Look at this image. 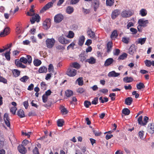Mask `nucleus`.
<instances>
[{"mask_svg": "<svg viewBox=\"0 0 154 154\" xmlns=\"http://www.w3.org/2000/svg\"><path fill=\"white\" fill-rule=\"evenodd\" d=\"M19 61L24 64L28 63L29 64H30L32 63V58L30 55H27L26 57H21Z\"/></svg>", "mask_w": 154, "mask_h": 154, "instance_id": "nucleus-1", "label": "nucleus"}, {"mask_svg": "<svg viewBox=\"0 0 154 154\" xmlns=\"http://www.w3.org/2000/svg\"><path fill=\"white\" fill-rule=\"evenodd\" d=\"M76 73V69L69 67L66 72L65 74L69 77H73L75 75Z\"/></svg>", "mask_w": 154, "mask_h": 154, "instance_id": "nucleus-2", "label": "nucleus"}, {"mask_svg": "<svg viewBox=\"0 0 154 154\" xmlns=\"http://www.w3.org/2000/svg\"><path fill=\"white\" fill-rule=\"evenodd\" d=\"M55 43V40L54 38H47L45 41L47 47L49 48H52Z\"/></svg>", "mask_w": 154, "mask_h": 154, "instance_id": "nucleus-3", "label": "nucleus"}, {"mask_svg": "<svg viewBox=\"0 0 154 154\" xmlns=\"http://www.w3.org/2000/svg\"><path fill=\"white\" fill-rule=\"evenodd\" d=\"M64 18L63 15L59 14L56 15L54 17V21L56 23H59L61 22Z\"/></svg>", "mask_w": 154, "mask_h": 154, "instance_id": "nucleus-4", "label": "nucleus"}, {"mask_svg": "<svg viewBox=\"0 0 154 154\" xmlns=\"http://www.w3.org/2000/svg\"><path fill=\"white\" fill-rule=\"evenodd\" d=\"M133 13L129 10H125L122 12L121 15L123 17H128L132 15Z\"/></svg>", "mask_w": 154, "mask_h": 154, "instance_id": "nucleus-5", "label": "nucleus"}, {"mask_svg": "<svg viewBox=\"0 0 154 154\" xmlns=\"http://www.w3.org/2000/svg\"><path fill=\"white\" fill-rule=\"evenodd\" d=\"M53 3L52 2L48 3L41 10V12H43L50 8L53 6Z\"/></svg>", "mask_w": 154, "mask_h": 154, "instance_id": "nucleus-6", "label": "nucleus"}, {"mask_svg": "<svg viewBox=\"0 0 154 154\" xmlns=\"http://www.w3.org/2000/svg\"><path fill=\"white\" fill-rule=\"evenodd\" d=\"M43 25L44 28L47 29L50 26V20L49 18L46 19L43 23Z\"/></svg>", "mask_w": 154, "mask_h": 154, "instance_id": "nucleus-7", "label": "nucleus"}, {"mask_svg": "<svg viewBox=\"0 0 154 154\" xmlns=\"http://www.w3.org/2000/svg\"><path fill=\"white\" fill-rule=\"evenodd\" d=\"M40 16L38 14H36L30 19V21L32 24H33L35 21L37 22H38L40 21Z\"/></svg>", "mask_w": 154, "mask_h": 154, "instance_id": "nucleus-8", "label": "nucleus"}, {"mask_svg": "<svg viewBox=\"0 0 154 154\" xmlns=\"http://www.w3.org/2000/svg\"><path fill=\"white\" fill-rule=\"evenodd\" d=\"M59 42L62 44H66L69 43V40L66 39L63 35H62L59 38Z\"/></svg>", "mask_w": 154, "mask_h": 154, "instance_id": "nucleus-9", "label": "nucleus"}, {"mask_svg": "<svg viewBox=\"0 0 154 154\" xmlns=\"http://www.w3.org/2000/svg\"><path fill=\"white\" fill-rule=\"evenodd\" d=\"M100 3L99 0H93L92 5L94 11H96L97 9L99 8Z\"/></svg>", "mask_w": 154, "mask_h": 154, "instance_id": "nucleus-10", "label": "nucleus"}, {"mask_svg": "<svg viewBox=\"0 0 154 154\" xmlns=\"http://www.w3.org/2000/svg\"><path fill=\"white\" fill-rule=\"evenodd\" d=\"M17 149L19 152L22 154H25L27 152L26 148L22 145H19Z\"/></svg>", "mask_w": 154, "mask_h": 154, "instance_id": "nucleus-11", "label": "nucleus"}, {"mask_svg": "<svg viewBox=\"0 0 154 154\" xmlns=\"http://www.w3.org/2000/svg\"><path fill=\"white\" fill-rule=\"evenodd\" d=\"M149 22L148 20H144L143 18L140 19L139 20L138 23L139 24H140L141 26L145 27L146 26V24H148Z\"/></svg>", "mask_w": 154, "mask_h": 154, "instance_id": "nucleus-12", "label": "nucleus"}, {"mask_svg": "<svg viewBox=\"0 0 154 154\" xmlns=\"http://www.w3.org/2000/svg\"><path fill=\"white\" fill-rule=\"evenodd\" d=\"M4 119L5 123L8 127H10V124L9 121V118L8 114L7 113H5L4 116Z\"/></svg>", "mask_w": 154, "mask_h": 154, "instance_id": "nucleus-13", "label": "nucleus"}, {"mask_svg": "<svg viewBox=\"0 0 154 154\" xmlns=\"http://www.w3.org/2000/svg\"><path fill=\"white\" fill-rule=\"evenodd\" d=\"M120 11L119 10L116 9L113 11L111 14V18L114 20L120 14Z\"/></svg>", "mask_w": 154, "mask_h": 154, "instance_id": "nucleus-14", "label": "nucleus"}, {"mask_svg": "<svg viewBox=\"0 0 154 154\" xmlns=\"http://www.w3.org/2000/svg\"><path fill=\"white\" fill-rule=\"evenodd\" d=\"M113 59L112 58H109L107 59L105 61L104 65L107 66L111 65L114 62Z\"/></svg>", "mask_w": 154, "mask_h": 154, "instance_id": "nucleus-15", "label": "nucleus"}, {"mask_svg": "<svg viewBox=\"0 0 154 154\" xmlns=\"http://www.w3.org/2000/svg\"><path fill=\"white\" fill-rule=\"evenodd\" d=\"M148 130L149 132L151 134H152L154 133V124H149L148 126Z\"/></svg>", "mask_w": 154, "mask_h": 154, "instance_id": "nucleus-16", "label": "nucleus"}, {"mask_svg": "<svg viewBox=\"0 0 154 154\" xmlns=\"http://www.w3.org/2000/svg\"><path fill=\"white\" fill-rule=\"evenodd\" d=\"M120 74L117 73L115 71H113L109 73L108 75L109 77H117L119 76Z\"/></svg>", "mask_w": 154, "mask_h": 154, "instance_id": "nucleus-17", "label": "nucleus"}, {"mask_svg": "<svg viewBox=\"0 0 154 154\" xmlns=\"http://www.w3.org/2000/svg\"><path fill=\"white\" fill-rule=\"evenodd\" d=\"M112 46V43L111 42H108L106 45L107 52L108 53H109L111 51Z\"/></svg>", "mask_w": 154, "mask_h": 154, "instance_id": "nucleus-18", "label": "nucleus"}, {"mask_svg": "<svg viewBox=\"0 0 154 154\" xmlns=\"http://www.w3.org/2000/svg\"><path fill=\"white\" fill-rule=\"evenodd\" d=\"M87 33L90 38H94L95 34L94 32L92 31L91 29H89L87 31Z\"/></svg>", "mask_w": 154, "mask_h": 154, "instance_id": "nucleus-19", "label": "nucleus"}, {"mask_svg": "<svg viewBox=\"0 0 154 154\" xmlns=\"http://www.w3.org/2000/svg\"><path fill=\"white\" fill-rule=\"evenodd\" d=\"M9 31V29L8 28H5L3 32H1L0 33V36L1 37H4L7 35Z\"/></svg>", "mask_w": 154, "mask_h": 154, "instance_id": "nucleus-20", "label": "nucleus"}, {"mask_svg": "<svg viewBox=\"0 0 154 154\" xmlns=\"http://www.w3.org/2000/svg\"><path fill=\"white\" fill-rule=\"evenodd\" d=\"M133 102L132 97H129L126 98L125 100V104L128 105H130Z\"/></svg>", "mask_w": 154, "mask_h": 154, "instance_id": "nucleus-21", "label": "nucleus"}, {"mask_svg": "<svg viewBox=\"0 0 154 154\" xmlns=\"http://www.w3.org/2000/svg\"><path fill=\"white\" fill-rule=\"evenodd\" d=\"M85 37L83 35H82L79 37V40L78 44L80 46H82L84 42Z\"/></svg>", "mask_w": 154, "mask_h": 154, "instance_id": "nucleus-22", "label": "nucleus"}, {"mask_svg": "<svg viewBox=\"0 0 154 154\" xmlns=\"http://www.w3.org/2000/svg\"><path fill=\"white\" fill-rule=\"evenodd\" d=\"M136 49L134 45L131 46L129 49L128 53L131 55H133L135 52Z\"/></svg>", "mask_w": 154, "mask_h": 154, "instance_id": "nucleus-23", "label": "nucleus"}, {"mask_svg": "<svg viewBox=\"0 0 154 154\" xmlns=\"http://www.w3.org/2000/svg\"><path fill=\"white\" fill-rule=\"evenodd\" d=\"M123 81L126 83H129L133 81V79L131 77L126 76L123 79Z\"/></svg>", "mask_w": 154, "mask_h": 154, "instance_id": "nucleus-24", "label": "nucleus"}, {"mask_svg": "<svg viewBox=\"0 0 154 154\" xmlns=\"http://www.w3.org/2000/svg\"><path fill=\"white\" fill-rule=\"evenodd\" d=\"M22 62L20 61L19 60H15V64L18 67H19L22 68H25L26 66L23 64L22 63Z\"/></svg>", "mask_w": 154, "mask_h": 154, "instance_id": "nucleus-25", "label": "nucleus"}, {"mask_svg": "<svg viewBox=\"0 0 154 154\" xmlns=\"http://www.w3.org/2000/svg\"><path fill=\"white\" fill-rule=\"evenodd\" d=\"M96 61V59L92 57H91L89 59H86L85 60L86 62H88L89 63L91 64H93L95 63Z\"/></svg>", "mask_w": 154, "mask_h": 154, "instance_id": "nucleus-26", "label": "nucleus"}, {"mask_svg": "<svg viewBox=\"0 0 154 154\" xmlns=\"http://www.w3.org/2000/svg\"><path fill=\"white\" fill-rule=\"evenodd\" d=\"M17 114L18 116L20 118H23L25 116L24 112L22 109H20L18 110Z\"/></svg>", "mask_w": 154, "mask_h": 154, "instance_id": "nucleus-27", "label": "nucleus"}, {"mask_svg": "<svg viewBox=\"0 0 154 154\" xmlns=\"http://www.w3.org/2000/svg\"><path fill=\"white\" fill-rule=\"evenodd\" d=\"M146 39V38H139L138 39L137 43L140 44L141 45L144 44L145 43Z\"/></svg>", "mask_w": 154, "mask_h": 154, "instance_id": "nucleus-28", "label": "nucleus"}, {"mask_svg": "<svg viewBox=\"0 0 154 154\" xmlns=\"http://www.w3.org/2000/svg\"><path fill=\"white\" fill-rule=\"evenodd\" d=\"M47 72V68L44 66L40 67L38 70L39 73H46Z\"/></svg>", "mask_w": 154, "mask_h": 154, "instance_id": "nucleus-29", "label": "nucleus"}, {"mask_svg": "<svg viewBox=\"0 0 154 154\" xmlns=\"http://www.w3.org/2000/svg\"><path fill=\"white\" fill-rule=\"evenodd\" d=\"M74 9L73 8L70 6L67 7L66 9V12L67 13L70 14L73 12Z\"/></svg>", "mask_w": 154, "mask_h": 154, "instance_id": "nucleus-30", "label": "nucleus"}, {"mask_svg": "<svg viewBox=\"0 0 154 154\" xmlns=\"http://www.w3.org/2000/svg\"><path fill=\"white\" fill-rule=\"evenodd\" d=\"M10 51H7L5 53H2V56L4 55L5 56V57L6 59L8 60H10L11 59L10 56Z\"/></svg>", "mask_w": 154, "mask_h": 154, "instance_id": "nucleus-31", "label": "nucleus"}, {"mask_svg": "<svg viewBox=\"0 0 154 154\" xmlns=\"http://www.w3.org/2000/svg\"><path fill=\"white\" fill-rule=\"evenodd\" d=\"M147 14L146 11L144 9H142L140 11L139 14L142 17L146 16Z\"/></svg>", "mask_w": 154, "mask_h": 154, "instance_id": "nucleus-32", "label": "nucleus"}, {"mask_svg": "<svg viewBox=\"0 0 154 154\" xmlns=\"http://www.w3.org/2000/svg\"><path fill=\"white\" fill-rule=\"evenodd\" d=\"M122 112L125 115H128L130 114V111L128 108H125L122 109Z\"/></svg>", "mask_w": 154, "mask_h": 154, "instance_id": "nucleus-33", "label": "nucleus"}, {"mask_svg": "<svg viewBox=\"0 0 154 154\" xmlns=\"http://www.w3.org/2000/svg\"><path fill=\"white\" fill-rule=\"evenodd\" d=\"M128 54L125 53H123L122 55H120L118 58L119 60H123L126 58L127 57Z\"/></svg>", "mask_w": 154, "mask_h": 154, "instance_id": "nucleus-34", "label": "nucleus"}, {"mask_svg": "<svg viewBox=\"0 0 154 154\" xmlns=\"http://www.w3.org/2000/svg\"><path fill=\"white\" fill-rule=\"evenodd\" d=\"M13 75L14 77H16L19 76L20 74V71L16 69H14L13 71Z\"/></svg>", "mask_w": 154, "mask_h": 154, "instance_id": "nucleus-35", "label": "nucleus"}, {"mask_svg": "<svg viewBox=\"0 0 154 154\" xmlns=\"http://www.w3.org/2000/svg\"><path fill=\"white\" fill-rule=\"evenodd\" d=\"M34 65L36 66H38L40 65L41 63V61L38 59L34 60L33 61Z\"/></svg>", "mask_w": 154, "mask_h": 154, "instance_id": "nucleus-36", "label": "nucleus"}, {"mask_svg": "<svg viewBox=\"0 0 154 154\" xmlns=\"http://www.w3.org/2000/svg\"><path fill=\"white\" fill-rule=\"evenodd\" d=\"M114 0H106V4L107 6H111L113 5Z\"/></svg>", "mask_w": 154, "mask_h": 154, "instance_id": "nucleus-37", "label": "nucleus"}, {"mask_svg": "<svg viewBox=\"0 0 154 154\" xmlns=\"http://www.w3.org/2000/svg\"><path fill=\"white\" fill-rule=\"evenodd\" d=\"M79 57L80 58V60L82 61L83 62L85 60H86V57L85 54L84 53L81 54L79 55Z\"/></svg>", "mask_w": 154, "mask_h": 154, "instance_id": "nucleus-38", "label": "nucleus"}, {"mask_svg": "<svg viewBox=\"0 0 154 154\" xmlns=\"http://www.w3.org/2000/svg\"><path fill=\"white\" fill-rule=\"evenodd\" d=\"M136 86L137 89L139 90H140L145 88V86L144 84L141 82H140L138 84H137Z\"/></svg>", "mask_w": 154, "mask_h": 154, "instance_id": "nucleus-39", "label": "nucleus"}, {"mask_svg": "<svg viewBox=\"0 0 154 154\" xmlns=\"http://www.w3.org/2000/svg\"><path fill=\"white\" fill-rule=\"evenodd\" d=\"M118 36V34L117 31L114 30L112 33L111 35V38H116Z\"/></svg>", "mask_w": 154, "mask_h": 154, "instance_id": "nucleus-40", "label": "nucleus"}, {"mask_svg": "<svg viewBox=\"0 0 154 154\" xmlns=\"http://www.w3.org/2000/svg\"><path fill=\"white\" fill-rule=\"evenodd\" d=\"M78 83L79 85L80 86H82L84 84L83 78L79 77L78 79Z\"/></svg>", "mask_w": 154, "mask_h": 154, "instance_id": "nucleus-41", "label": "nucleus"}, {"mask_svg": "<svg viewBox=\"0 0 154 154\" xmlns=\"http://www.w3.org/2000/svg\"><path fill=\"white\" fill-rule=\"evenodd\" d=\"M73 93L72 91L70 90H67L65 91L66 96L68 97H70L72 96L73 94Z\"/></svg>", "mask_w": 154, "mask_h": 154, "instance_id": "nucleus-42", "label": "nucleus"}, {"mask_svg": "<svg viewBox=\"0 0 154 154\" xmlns=\"http://www.w3.org/2000/svg\"><path fill=\"white\" fill-rule=\"evenodd\" d=\"M93 131L96 136H100L102 134V133L98 130H94L93 128Z\"/></svg>", "mask_w": 154, "mask_h": 154, "instance_id": "nucleus-43", "label": "nucleus"}, {"mask_svg": "<svg viewBox=\"0 0 154 154\" xmlns=\"http://www.w3.org/2000/svg\"><path fill=\"white\" fill-rule=\"evenodd\" d=\"M27 144H29V145H31L32 143L30 142H29L28 140H24L22 143V144L23 146H26Z\"/></svg>", "mask_w": 154, "mask_h": 154, "instance_id": "nucleus-44", "label": "nucleus"}, {"mask_svg": "<svg viewBox=\"0 0 154 154\" xmlns=\"http://www.w3.org/2000/svg\"><path fill=\"white\" fill-rule=\"evenodd\" d=\"M29 11L30 12H28L27 13V15L33 16L35 14V13H34V11L33 9L31 8L30 9Z\"/></svg>", "mask_w": 154, "mask_h": 154, "instance_id": "nucleus-45", "label": "nucleus"}, {"mask_svg": "<svg viewBox=\"0 0 154 154\" xmlns=\"http://www.w3.org/2000/svg\"><path fill=\"white\" fill-rule=\"evenodd\" d=\"M69 67L72 68H75V69H77V62H75L71 63Z\"/></svg>", "mask_w": 154, "mask_h": 154, "instance_id": "nucleus-46", "label": "nucleus"}, {"mask_svg": "<svg viewBox=\"0 0 154 154\" xmlns=\"http://www.w3.org/2000/svg\"><path fill=\"white\" fill-rule=\"evenodd\" d=\"M74 36V33L71 31H70L69 32L68 35H67V37L69 38H72Z\"/></svg>", "mask_w": 154, "mask_h": 154, "instance_id": "nucleus-47", "label": "nucleus"}, {"mask_svg": "<svg viewBox=\"0 0 154 154\" xmlns=\"http://www.w3.org/2000/svg\"><path fill=\"white\" fill-rule=\"evenodd\" d=\"M29 79V77L26 75H25L20 79V80L23 82H25Z\"/></svg>", "mask_w": 154, "mask_h": 154, "instance_id": "nucleus-48", "label": "nucleus"}, {"mask_svg": "<svg viewBox=\"0 0 154 154\" xmlns=\"http://www.w3.org/2000/svg\"><path fill=\"white\" fill-rule=\"evenodd\" d=\"M91 105V103L90 101L88 100H85L84 102V105L86 108L89 107V106Z\"/></svg>", "mask_w": 154, "mask_h": 154, "instance_id": "nucleus-49", "label": "nucleus"}, {"mask_svg": "<svg viewBox=\"0 0 154 154\" xmlns=\"http://www.w3.org/2000/svg\"><path fill=\"white\" fill-rule=\"evenodd\" d=\"M63 121L62 119H58L57 121V125L59 127H62L63 125Z\"/></svg>", "mask_w": 154, "mask_h": 154, "instance_id": "nucleus-50", "label": "nucleus"}, {"mask_svg": "<svg viewBox=\"0 0 154 154\" xmlns=\"http://www.w3.org/2000/svg\"><path fill=\"white\" fill-rule=\"evenodd\" d=\"M116 94L114 93H111L109 95V97H110L112 101L115 100L116 99Z\"/></svg>", "mask_w": 154, "mask_h": 154, "instance_id": "nucleus-51", "label": "nucleus"}, {"mask_svg": "<svg viewBox=\"0 0 154 154\" xmlns=\"http://www.w3.org/2000/svg\"><path fill=\"white\" fill-rule=\"evenodd\" d=\"M146 66L147 67H150L151 66V61L147 60H146L144 61Z\"/></svg>", "mask_w": 154, "mask_h": 154, "instance_id": "nucleus-52", "label": "nucleus"}, {"mask_svg": "<svg viewBox=\"0 0 154 154\" xmlns=\"http://www.w3.org/2000/svg\"><path fill=\"white\" fill-rule=\"evenodd\" d=\"M17 110V108L15 106H13L10 109V112L13 114H15L16 111Z\"/></svg>", "mask_w": 154, "mask_h": 154, "instance_id": "nucleus-53", "label": "nucleus"}, {"mask_svg": "<svg viewBox=\"0 0 154 154\" xmlns=\"http://www.w3.org/2000/svg\"><path fill=\"white\" fill-rule=\"evenodd\" d=\"M31 132H29L27 133L26 132H24V131H22V134L23 135H24L26 136H27L28 138H29L30 137V134H31Z\"/></svg>", "mask_w": 154, "mask_h": 154, "instance_id": "nucleus-54", "label": "nucleus"}, {"mask_svg": "<svg viewBox=\"0 0 154 154\" xmlns=\"http://www.w3.org/2000/svg\"><path fill=\"white\" fill-rule=\"evenodd\" d=\"M120 53V50L119 49H116L113 52V54L115 55H118Z\"/></svg>", "mask_w": 154, "mask_h": 154, "instance_id": "nucleus-55", "label": "nucleus"}, {"mask_svg": "<svg viewBox=\"0 0 154 154\" xmlns=\"http://www.w3.org/2000/svg\"><path fill=\"white\" fill-rule=\"evenodd\" d=\"M149 119V118L148 117L145 116L143 119V121L144 122H143V124H142V125H144L146 124L147 122H148L147 120Z\"/></svg>", "mask_w": 154, "mask_h": 154, "instance_id": "nucleus-56", "label": "nucleus"}, {"mask_svg": "<svg viewBox=\"0 0 154 154\" xmlns=\"http://www.w3.org/2000/svg\"><path fill=\"white\" fill-rule=\"evenodd\" d=\"M142 118L143 117L142 116H140L137 119L139 124L140 125H142V124H143V121H142Z\"/></svg>", "mask_w": 154, "mask_h": 154, "instance_id": "nucleus-57", "label": "nucleus"}, {"mask_svg": "<svg viewBox=\"0 0 154 154\" xmlns=\"http://www.w3.org/2000/svg\"><path fill=\"white\" fill-rule=\"evenodd\" d=\"M70 2V4L71 5H74L76 4L77 3V0H68L66 2L67 3H69Z\"/></svg>", "mask_w": 154, "mask_h": 154, "instance_id": "nucleus-58", "label": "nucleus"}, {"mask_svg": "<svg viewBox=\"0 0 154 154\" xmlns=\"http://www.w3.org/2000/svg\"><path fill=\"white\" fill-rule=\"evenodd\" d=\"M48 96L44 94L42 96L43 102L44 103L46 102L48 99Z\"/></svg>", "mask_w": 154, "mask_h": 154, "instance_id": "nucleus-59", "label": "nucleus"}, {"mask_svg": "<svg viewBox=\"0 0 154 154\" xmlns=\"http://www.w3.org/2000/svg\"><path fill=\"white\" fill-rule=\"evenodd\" d=\"M98 102V97L95 98L94 100L92 101L91 103L93 104L96 105Z\"/></svg>", "mask_w": 154, "mask_h": 154, "instance_id": "nucleus-60", "label": "nucleus"}, {"mask_svg": "<svg viewBox=\"0 0 154 154\" xmlns=\"http://www.w3.org/2000/svg\"><path fill=\"white\" fill-rule=\"evenodd\" d=\"M129 39L127 38L123 37L122 38V41L125 44H128Z\"/></svg>", "mask_w": 154, "mask_h": 154, "instance_id": "nucleus-61", "label": "nucleus"}, {"mask_svg": "<svg viewBox=\"0 0 154 154\" xmlns=\"http://www.w3.org/2000/svg\"><path fill=\"white\" fill-rule=\"evenodd\" d=\"M36 115V113L34 111H31L28 114V116H33Z\"/></svg>", "mask_w": 154, "mask_h": 154, "instance_id": "nucleus-62", "label": "nucleus"}, {"mask_svg": "<svg viewBox=\"0 0 154 154\" xmlns=\"http://www.w3.org/2000/svg\"><path fill=\"white\" fill-rule=\"evenodd\" d=\"M61 111L62 113L64 114H67L68 112L66 109L64 107H62Z\"/></svg>", "mask_w": 154, "mask_h": 154, "instance_id": "nucleus-63", "label": "nucleus"}, {"mask_svg": "<svg viewBox=\"0 0 154 154\" xmlns=\"http://www.w3.org/2000/svg\"><path fill=\"white\" fill-rule=\"evenodd\" d=\"M33 154H39L38 149L36 147L33 150Z\"/></svg>", "mask_w": 154, "mask_h": 154, "instance_id": "nucleus-64", "label": "nucleus"}]
</instances>
